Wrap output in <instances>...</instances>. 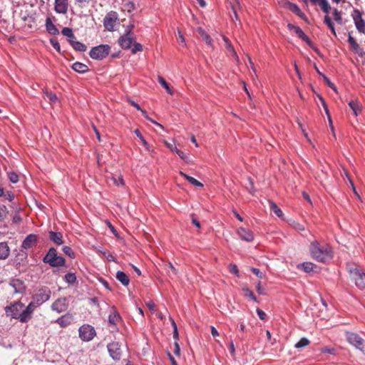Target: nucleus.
<instances>
[{"label": "nucleus", "mask_w": 365, "mask_h": 365, "mask_svg": "<svg viewBox=\"0 0 365 365\" xmlns=\"http://www.w3.org/2000/svg\"><path fill=\"white\" fill-rule=\"evenodd\" d=\"M8 213V210L6 206L0 205V222L3 221Z\"/></svg>", "instance_id": "obj_46"}, {"label": "nucleus", "mask_w": 365, "mask_h": 365, "mask_svg": "<svg viewBox=\"0 0 365 365\" xmlns=\"http://www.w3.org/2000/svg\"><path fill=\"white\" fill-rule=\"evenodd\" d=\"M28 257V253L25 249L21 247L16 254L14 261L17 264L24 263Z\"/></svg>", "instance_id": "obj_21"}, {"label": "nucleus", "mask_w": 365, "mask_h": 365, "mask_svg": "<svg viewBox=\"0 0 365 365\" xmlns=\"http://www.w3.org/2000/svg\"><path fill=\"white\" fill-rule=\"evenodd\" d=\"M121 317L114 307H112V312L108 316V323L110 325L115 326L120 322Z\"/></svg>", "instance_id": "obj_20"}, {"label": "nucleus", "mask_w": 365, "mask_h": 365, "mask_svg": "<svg viewBox=\"0 0 365 365\" xmlns=\"http://www.w3.org/2000/svg\"><path fill=\"white\" fill-rule=\"evenodd\" d=\"M32 302H34V304L36 305L37 307L38 305L42 304L44 302L43 296H36L34 297V300Z\"/></svg>", "instance_id": "obj_49"}, {"label": "nucleus", "mask_w": 365, "mask_h": 365, "mask_svg": "<svg viewBox=\"0 0 365 365\" xmlns=\"http://www.w3.org/2000/svg\"><path fill=\"white\" fill-rule=\"evenodd\" d=\"M270 208L272 211L279 217H282L283 212L282 210L273 202H270Z\"/></svg>", "instance_id": "obj_38"}, {"label": "nucleus", "mask_w": 365, "mask_h": 365, "mask_svg": "<svg viewBox=\"0 0 365 365\" xmlns=\"http://www.w3.org/2000/svg\"><path fill=\"white\" fill-rule=\"evenodd\" d=\"M348 42L351 46V48L356 53L361 55V48L355 38L349 34L348 37Z\"/></svg>", "instance_id": "obj_25"}, {"label": "nucleus", "mask_w": 365, "mask_h": 365, "mask_svg": "<svg viewBox=\"0 0 365 365\" xmlns=\"http://www.w3.org/2000/svg\"><path fill=\"white\" fill-rule=\"evenodd\" d=\"M198 32L200 34L202 39L206 42V43L209 46H212V38L201 28L198 29Z\"/></svg>", "instance_id": "obj_35"}, {"label": "nucleus", "mask_w": 365, "mask_h": 365, "mask_svg": "<svg viewBox=\"0 0 365 365\" xmlns=\"http://www.w3.org/2000/svg\"><path fill=\"white\" fill-rule=\"evenodd\" d=\"M65 280L68 284H73L76 282V277L75 274H73V273H68L65 275Z\"/></svg>", "instance_id": "obj_44"}, {"label": "nucleus", "mask_w": 365, "mask_h": 365, "mask_svg": "<svg viewBox=\"0 0 365 365\" xmlns=\"http://www.w3.org/2000/svg\"><path fill=\"white\" fill-rule=\"evenodd\" d=\"M282 6L284 8L291 11L292 12L294 13L296 15H297L303 20H307V17L306 16V15L301 11L300 8L297 4L292 3L287 0H285L282 1Z\"/></svg>", "instance_id": "obj_12"}, {"label": "nucleus", "mask_w": 365, "mask_h": 365, "mask_svg": "<svg viewBox=\"0 0 365 365\" xmlns=\"http://www.w3.org/2000/svg\"><path fill=\"white\" fill-rule=\"evenodd\" d=\"M302 266L306 272H309L314 269V264L312 262H304Z\"/></svg>", "instance_id": "obj_48"}, {"label": "nucleus", "mask_w": 365, "mask_h": 365, "mask_svg": "<svg viewBox=\"0 0 365 365\" xmlns=\"http://www.w3.org/2000/svg\"><path fill=\"white\" fill-rule=\"evenodd\" d=\"M72 68L79 73H84L88 71V67L81 62L74 63L72 65Z\"/></svg>", "instance_id": "obj_28"}, {"label": "nucleus", "mask_w": 365, "mask_h": 365, "mask_svg": "<svg viewBox=\"0 0 365 365\" xmlns=\"http://www.w3.org/2000/svg\"><path fill=\"white\" fill-rule=\"evenodd\" d=\"M240 237L245 241L252 242L254 239L253 233L251 230L243 227H240L237 230Z\"/></svg>", "instance_id": "obj_18"}, {"label": "nucleus", "mask_w": 365, "mask_h": 365, "mask_svg": "<svg viewBox=\"0 0 365 365\" xmlns=\"http://www.w3.org/2000/svg\"><path fill=\"white\" fill-rule=\"evenodd\" d=\"M309 343L310 341L307 338L303 337L295 344V347L297 349H301L304 346H307V345L309 344Z\"/></svg>", "instance_id": "obj_40"}, {"label": "nucleus", "mask_w": 365, "mask_h": 365, "mask_svg": "<svg viewBox=\"0 0 365 365\" xmlns=\"http://www.w3.org/2000/svg\"><path fill=\"white\" fill-rule=\"evenodd\" d=\"M47 32L52 35H56L59 33L58 29L53 24L49 18H47Z\"/></svg>", "instance_id": "obj_33"}, {"label": "nucleus", "mask_w": 365, "mask_h": 365, "mask_svg": "<svg viewBox=\"0 0 365 365\" xmlns=\"http://www.w3.org/2000/svg\"><path fill=\"white\" fill-rule=\"evenodd\" d=\"M10 254V249L7 243L0 242V259H6L8 258Z\"/></svg>", "instance_id": "obj_23"}, {"label": "nucleus", "mask_w": 365, "mask_h": 365, "mask_svg": "<svg viewBox=\"0 0 365 365\" xmlns=\"http://www.w3.org/2000/svg\"><path fill=\"white\" fill-rule=\"evenodd\" d=\"M134 133L140 140L145 148L149 151L150 146L149 145L148 143L145 140V139L143 138V136L141 135L140 130L138 129H136L134 130Z\"/></svg>", "instance_id": "obj_37"}, {"label": "nucleus", "mask_w": 365, "mask_h": 365, "mask_svg": "<svg viewBox=\"0 0 365 365\" xmlns=\"http://www.w3.org/2000/svg\"><path fill=\"white\" fill-rule=\"evenodd\" d=\"M143 50V46L139 43H134L133 47L132 48V53H136L138 51H141Z\"/></svg>", "instance_id": "obj_53"}, {"label": "nucleus", "mask_w": 365, "mask_h": 365, "mask_svg": "<svg viewBox=\"0 0 365 365\" xmlns=\"http://www.w3.org/2000/svg\"><path fill=\"white\" fill-rule=\"evenodd\" d=\"M116 279L124 286H128L130 282L128 276L123 271H118Z\"/></svg>", "instance_id": "obj_27"}, {"label": "nucleus", "mask_w": 365, "mask_h": 365, "mask_svg": "<svg viewBox=\"0 0 365 365\" xmlns=\"http://www.w3.org/2000/svg\"><path fill=\"white\" fill-rule=\"evenodd\" d=\"M47 98L49 99V103L56 107H60V101L54 93H47Z\"/></svg>", "instance_id": "obj_36"}, {"label": "nucleus", "mask_w": 365, "mask_h": 365, "mask_svg": "<svg viewBox=\"0 0 365 365\" xmlns=\"http://www.w3.org/2000/svg\"><path fill=\"white\" fill-rule=\"evenodd\" d=\"M49 240L56 245H61L64 241L63 234L60 232L49 231L48 232Z\"/></svg>", "instance_id": "obj_16"}, {"label": "nucleus", "mask_w": 365, "mask_h": 365, "mask_svg": "<svg viewBox=\"0 0 365 365\" xmlns=\"http://www.w3.org/2000/svg\"><path fill=\"white\" fill-rule=\"evenodd\" d=\"M50 43L58 52L61 51L60 44L56 38H50Z\"/></svg>", "instance_id": "obj_51"}, {"label": "nucleus", "mask_w": 365, "mask_h": 365, "mask_svg": "<svg viewBox=\"0 0 365 365\" xmlns=\"http://www.w3.org/2000/svg\"><path fill=\"white\" fill-rule=\"evenodd\" d=\"M68 41L76 51L81 52L86 51L87 46L84 43L74 39H68Z\"/></svg>", "instance_id": "obj_26"}, {"label": "nucleus", "mask_w": 365, "mask_h": 365, "mask_svg": "<svg viewBox=\"0 0 365 365\" xmlns=\"http://www.w3.org/2000/svg\"><path fill=\"white\" fill-rule=\"evenodd\" d=\"M123 8L124 10H126L128 12H131L135 9V6L133 2L128 1L123 4Z\"/></svg>", "instance_id": "obj_45"}, {"label": "nucleus", "mask_w": 365, "mask_h": 365, "mask_svg": "<svg viewBox=\"0 0 365 365\" xmlns=\"http://www.w3.org/2000/svg\"><path fill=\"white\" fill-rule=\"evenodd\" d=\"M350 108L353 110L355 116H357L361 111V106L359 102L356 100L351 101L349 103Z\"/></svg>", "instance_id": "obj_29"}, {"label": "nucleus", "mask_w": 365, "mask_h": 365, "mask_svg": "<svg viewBox=\"0 0 365 365\" xmlns=\"http://www.w3.org/2000/svg\"><path fill=\"white\" fill-rule=\"evenodd\" d=\"M110 51V47L107 44H101L93 47L89 52L91 58L96 60H103L106 58Z\"/></svg>", "instance_id": "obj_3"}, {"label": "nucleus", "mask_w": 365, "mask_h": 365, "mask_svg": "<svg viewBox=\"0 0 365 365\" xmlns=\"http://www.w3.org/2000/svg\"><path fill=\"white\" fill-rule=\"evenodd\" d=\"M173 352L174 354L176 355V356H180V346L178 343V341H175L174 343V350H173Z\"/></svg>", "instance_id": "obj_63"}, {"label": "nucleus", "mask_w": 365, "mask_h": 365, "mask_svg": "<svg viewBox=\"0 0 365 365\" xmlns=\"http://www.w3.org/2000/svg\"><path fill=\"white\" fill-rule=\"evenodd\" d=\"M351 16L358 31L365 34V21L362 18V13L359 9H354Z\"/></svg>", "instance_id": "obj_8"}, {"label": "nucleus", "mask_w": 365, "mask_h": 365, "mask_svg": "<svg viewBox=\"0 0 365 365\" xmlns=\"http://www.w3.org/2000/svg\"><path fill=\"white\" fill-rule=\"evenodd\" d=\"M351 280L360 288H365V273L356 267L349 270Z\"/></svg>", "instance_id": "obj_6"}, {"label": "nucleus", "mask_w": 365, "mask_h": 365, "mask_svg": "<svg viewBox=\"0 0 365 365\" xmlns=\"http://www.w3.org/2000/svg\"><path fill=\"white\" fill-rule=\"evenodd\" d=\"M66 304L65 299H58L52 304V309L57 312H62L66 309Z\"/></svg>", "instance_id": "obj_22"}, {"label": "nucleus", "mask_w": 365, "mask_h": 365, "mask_svg": "<svg viewBox=\"0 0 365 365\" xmlns=\"http://www.w3.org/2000/svg\"><path fill=\"white\" fill-rule=\"evenodd\" d=\"M309 252L312 257L319 262H325L332 258L331 248L324 242H319L317 240L312 242Z\"/></svg>", "instance_id": "obj_2"}, {"label": "nucleus", "mask_w": 365, "mask_h": 365, "mask_svg": "<svg viewBox=\"0 0 365 365\" xmlns=\"http://www.w3.org/2000/svg\"><path fill=\"white\" fill-rule=\"evenodd\" d=\"M62 34L63 36H66L67 37L69 38V39H75L76 37L73 33V31L70 28H68V27H64L63 29H62V31H61Z\"/></svg>", "instance_id": "obj_41"}, {"label": "nucleus", "mask_w": 365, "mask_h": 365, "mask_svg": "<svg viewBox=\"0 0 365 365\" xmlns=\"http://www.w3.org/2000/svg\"><path fill=\"white\" fill-rule=\"evenodd\" d=\"M180 175L183 176L190 183H191L192 185L195 187H203V184L196 180L195 178L186 175L185 173H182V171L180 172Z\"/></svg>", "instance_id": "obj_30"}, {"label": "nucleus", "mask_w": 365, "mask_h": 365, "mask_svg": "<svg viewBox=\"0 0 365 365\" xmlns=\"http://www.w3.org/2000/svg\"><path fill=\"white\" fill-rule=\"evenodd\" d=\"M140 111L143 113V115H144V116H145V117L148 120H150V122H152L153 123L155 124L156 125L159 126V127H160V128H161L162 129H163V128H163V126L161 124H160V123H157L156 121H155L154 120H153L152 118H150L148 115V113H147V112H146L145 110L142 109V110H140Z\"/></svg>", "instance_id": "obj_50"}, {"label": "nucleus", "mask_w": 365, "mask_h": 365, "mask_svg": "<svg viewBox=\"0 0 365 365\" xmlns=\"http://www.w3.org/2000/svg\"><path fill=\"white\" fill-rule=\"evenodd\" d=\"M8 177H9V180L12 182V183H16L19 178V175L14 173V172H10L8 173Z\"/></svg>", "instance_id": "obj_47"}, {"label": "nucleus", "mask_w": 365, "mask_h": 365, "mask_svg": "<svg viewBox=\"0 0 365 365\" xmlns=\"http://www.w3.org/2000/svg\"><path fill=\"white\" fill-rule=\"evenodd\" d=\"M5 197H6V199L11 202L14 199V195L12 192L11 191H8L6 195H5Z\"/></svg>", "instance_id": "obj_64"}, {"label": "nucleus", "mask_w": 365, "mask_h": 365, "mask_svg": "<svg viewBox=\"0 0 365 365\" xmlns=\"http://www.w3.org/2000/svg\"><path fill=\"white\" fill-rule=\"evenodd\" d=\"M323 78H324L328 86L330 87L331 88H332L334 91H336V88L335 85L333 83H331L330 81V80L326 76H323Z\"/></svg>", "instance_id": "obj_60"}, {"label": "nucleus", "mask_w": 365, "mask_h": 365, "mask_svg": "<svg viewBox=\"0 0 365 365\" xmlns=\"http://www.w3.org/2000/svg\"><path fill=\"white\" fill-rule=\"evenodd\" d=\"M164 144L173 152H175L176 154L178 155V156L181 158V159H185V155L184 154V153L182 151H181L180 150L178 149L176 146H175L174 145L168 143V141L165 140L164 141Z\"/></svg>", "instance_id": "obj_31"}, {"label": "nucleus", "mask_w": 365, "mask_h": 365, "mask_svg": "<svg viewBox=\"0 0 365 365\" xmlns=\"http://www.w3.org/2000/svg\"><path fill=\"white\" fill-rule=\"evenodd\" d=\"M256 289H257V292L261 294V295H264L265 294V292H264V289L262 288V285H261V282H258L257 286H256Z\"/></svg>", "instance_id": "obj_62"}, {"label": "nucleus", "mask_w": 365, "mask_h": 365, "mask_svg": "<svg viewBox=\"0 0 365 365\" xmlns=\"http://www.w3.org/2000/svg\"><path fill=\"white\" fill-rule=\"evenodd\" d=\"M165 266L168 267V268H170V271H171V272H172V274L173 275H177L178 274L177 269L173 266V264L171 262H168Z\"/></svg>", "instance_id": "obj_59"}, {"label": "nucleus", "mask_w": 365, "mask_h": 365, "mask_svg": "<svg viewBox=\"0 0 365 365\" xmlns=\"http://www.w3.org/2000/svg\"><path fill=\"white\" fill-rule=\"evenodd\" d=\"M112 179L113 180L114 184H115L116 185H124V180L122 178V176H118V179L115 178V177H113Z\"/></svg>", "instance_id": "obj_58"}, {"label": "nucleus", "mask_w": 365, "mask_h": 365, "mask_svg": "<svg viewBox=\"0 0 365 365\" xmlns=\"http://www.w3.org/2000/svg\"><path fill=\"white\" fill-rule=\"evenodd\" d=\"M38 242V236L34 234L29 235L22 242L21 248L26 250L33 247Z\"/></svg>", "instance_id": "obj_14"}, {"label": "nucleus", "mask_w": 365, "mask_h": 365, "mask_svg": "<svg viewBox=\"0 0 365 365\" xmlns=\"http://www.w3.org/2000/svg\"><path fill=\"white\" fill-rule=\"evenodd\" d=\"M75 1V3L81 8H83L85 6H86L90 0H74Z\"/></svg>", "instance_id": "obj_57"}, {"label": "nucleus", "mask_w": 365, "mask_h": 365, "mask_svg": "<svg viewBox=\"0 0 365 365\" xmlns=\"http://www.w3.org/2000/svg\"><path fill=\"white\" fill-rule=\"evenodd\" d=\"M324 23L328 26V27L330 29L331 33L336 36V31L334 28V24L333 21H331V17L329 15H326L324 19Z\"/></svg>", "instance_id": "obj_34"}, {"label": "nucleus", "mask_w": 365, "mask_h": 365, "mask_svg": "<svg viewBox=\"0 0 365 365\" xmlns=\"http://www.w3.org/2000/svg\"><path fill=\"white\" fill-rule=\"evenodd\" d=\"M36 305L31 302L27 307L21 302H15L6 308V314L14 319H19L21 322H27L31 318V314Z\"/></svg>", "instance_id": "obj_1"}, {"label": "nucleus", "mask_w": 365, "mask_h": 365, "mask_svg": "<svg viewBox=\"0 0 365 365\" xmlns=\"http://www.w3.org/2000/svg\"><path fill=\"white\" fill-rule=\"evenodd\" d=\"M158 82L168 91V93L173 94V91L163 77L158 76Z\"/></svg>", "instance_id": "obj_39"}, {"label": "nucleus", "mask_w": 365, "mask_h": 365, "mask_svg": "<svg viewBox=\"0 0 365 365\" xmlns=\"http://www.w3.org/2000/svg\"><path fill=\"white\" fill-rule=\"evenodd\" d=\"M96 336L95 329L88 324H84L79 328V336L85 341H89Z\"/></svg>", "instance_id": "obj_7"}, {"label": "nucleus", "mask_w": 365, "mask_h": 365, "mask_svg": "<svg viewBox=\"0 0 365 365\" xmlns=\"http://www.w3.org/2000/svg\"><path fill=\"white\" fill-rule=\"evenodd\" d=\"M73 320V317L71 314H67L57 319V322L63 327H66L71 324Z\"/></svg>", "instance_id": "obj_24"}, {"label": "nucleus", "mask_w": 365, "mask_h": 365, "mask_svg": "<svg viewBox=\"0 0 365 365\" xmlns=\"http://www.w3.org/2000/svg\"><path fill=\"white\" fill-rule=\"evenodd\" d=\"M252 272L254 274H255L256 276H257L259 278H263L264 277V274L262 273V272H260V270L257 268H254L252 267Z\"/></svg>", "instance_id": "obj_61"}, {"label": "nucleus", "mask_w": 365, "mask_h": 365, "mask_svg": "<svg viewBox=\"0 0 365 365\" xmlns=\"http://www.w3.org/2000/svg\"><path fill=\"white\" fill-rule=\"evenodd\" d=\"M9 284L14 288V293H22L25 290L24 282L19 279H12Z\"/></svg>", "instance_id": "obj_17"}, {"label": "nucleus", "mask_w": 365, "mask_h": 365, "mask_svg": "<svg viewBox=\"0 0 365 365\" xmlns=\"http://www.w3.org/2000/svg\"><path fill=\"white\" fill-rule=\"evenodd\" d=\"M320 351L324 354H330L332 355H335L336 354V350L334 347L329 346H324L320 349Z\"/></svg>", "instance_id": "obj_43"}, {"label": "nucleus", "mask_w": 365, "mask_h": 365, "mask_svg": "<svg viewBox=\"0 0 365 365\" xmlns=\"http://www.w3.org/2000/svg\"><path fill=\"white\" fill-rule=\"evenodd\" d=\"M47 263L51 267H63L65 264V259L58 255L55 248L51 247L47 252Z\"/></svg>", "instance_id": "obj_4"}, {"label": "nucleus", "mask_w": 365, "mask_h": 365, "mask_svg": "<svg viewBox=\"0 0 365 365\" xmlns=\"http://www.w3.org/2000/svg\"><path fill=\"white\" fill-rule=\"evenodd\" d=\"M134 38L132 35H130V30L125 31L124 35L120 37L118 40V43L120 47L123 49L130 48L131 44L134 41Z\"/></svg>", "instance_id": "obj_11"}, {"label": "nucleus", "mask_w": 365, "mask_h": 365, "mask_svg": "<svg viewBox=\"0 0 365 365\" xmlns=\"http://www.w3.org/2000/svg\"><path fill=\"white\" fill-rule=\"evenodd\" d=\"M63 252H64L66 255H68V256H69V257H74V252H73V251L72 250V249H71L70 247H68V246H65V247L63 248Z\"/></svg>", "instance_id": "obj_52"}, {"label": "nucleus", "mask_w": 365, "mask_h": 365, "mask_svg": "<svg viewBox=\"0 0 365 365\" xmlns=\"http://www.w3.org/2000/svg\"><path fill=\"white\" fill-rule=\"evenodd\" d=\"M223 40L225 43V48L227 49V56H232L237 61H239L238 56H237L235 50L234 49L232 45L231 44L230 40L228 39V38L224 36Z\"/></svg>", "instance_id": "obj_19"}, {"label": "nucleus", "mask_w": 365, "mask_h": 365, "mask_svg": "<svg viewBox=\"0 0 365 365\" xmlns=\"http://www.w3.org/2000/svg\"><path fill=\"white\" fill-rule=\"evenodd\" d=\"M333 15H334V20L339 24H342V16H341V12L337 9H334L333 10Z\"/></svg>", "instance_id": "obj_42"}, {"label": "nucleus", "mask_w": 365, "mask_h": 365, "mask_svg": "<svg viewBox=\"0 0 365 365\" xmlns=\"http://www.w3.org/2000/svg\"><path fill=\"white\" fill-rule=\"evenodd\" d=\"M244 291L245 292V296L249 297L250 299L254 300V301H257V298L255 296V294H253V292L249 289L248 288L247 289H245Z\"/></svg>", "instance_id": "obj_56"}, {"label": "nucleus", "mask_w": 365, "mask_h": 365, "mask_svg": "<svg viewBox=\"0 0 365 365\" xmlns=\"http://www.w3.org/2000/svg\"><path fill=\"white\" fill-rule=\"evenodd\" d=\"M68 7V0H55L54 9L58 14H66Z\"/></svg>", "instance_id": "obj_15"}, {"label": "nucleus", "mask_w": 365, "mask_h": 365, "mask_svg": "<svg viewBox=\"0 0 365 365\" xmlns=\"http://www.w3.org/2000/svg\"><path fill=\"white\" fill-rule=\"evenodd\" d=\"M287 27L290 31H293L297 35V36L299 38H300L301 39L304 41L309 47L313 48L312 41L304 34V32L302 31V29L300 27L295 26L294 24H288Z\"/></svg>", "instance_id": "obj_9"}, {"label": "nucleus", "mask_w": 365, "mask_h": 365, "mask_svg": "<svg viewBox=\"0 0 365 365\" xmlns=\"http://www.w3.org/2000/svg\"><path fill=\"white\" fill-rule=\"evenodd\" d=\"M256 311L259 318L261 320L265 321L267 319V314L263 310L257 308Z\"/></svg>", "instance_id": "obj_55"}, {"label": "nucleus", "mask_w": 365, "mask_h": 365, "mask_svg": "<svg viewBox=\"0 0 365 365\" xmlns=\"http://www.w3.org/2000/svg\"><path fill=\"white\" fill-rule=\"evenodd\" d=\"M110 356L114 360H119L121 356L120 346L118 342H112L108 345Z\"/></svg>", "instance_id": "obj_13"}, {"label": "nucleus", "mask_w": 365, "mask_h": 365, "mask_svg": "<svg viewBox=\"0 0 365 365\" xmlns=\"http://www.w3.org/2000/svg\"><path fill=\"white\" fill-rule=\"evenodd\" d=\"M230 272L232 274H234L236 276H239V270L236 264H230L229 266Z\"/></svg>", "instance_id": "obj_54"}, {"label": "nucleus", "mask_w": 365, "mask_h": 365, "mask_svg": "<svg viewBox=\"0 0 365 365\" xmlns=\"http://www.w3.org/2000/svg\"><path fill=\"white\" fill-rule=\"evenodd\" d=\"M346 339L349 344L365 354V341L359 335L353 332H347Z\"/></svg>", "instance_id": "obj_5"}, {"label": "nucleus", "mask_w": 365, "mask_h": 365, "mask_svg": "<svg viewBox=\"0 0 365 365\" xmlns=\"http://www.w3.org/2000/svg\"><path fill=\"white\" fill-rule=\"evenodd\" d=\"M118 21L117 15L115 12H110L106 14L103 19V25L108 31H113L114 26Z\"/></svg>", "instance_id": "obj_10"}, {"label": "nucleus", "mask_w": 365, "mask_h": 365, "mask_svg": "<svg viewBox=\"0 0 365 365\" xmlns=\"http://www.w3.org/2000/svg\"><path fill=\"white\" fill-rule=\"evenodd\" d=\"M317 4L320 6L321 9L324 13H326L327 15H328V14L330 12L331 9L328 1L327 0H319V1L318 2Z\"/></svg>", "instance_id": "obj_32"}]
</instances>
